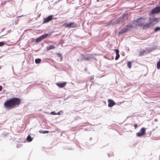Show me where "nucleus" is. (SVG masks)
Listing matches in <instances>:
<instances>
[{
  "label": "nucleus",
  "mask_w": 160,
  "mask_h": 160,
  "mask_svg": "<svg viewBox=\"0 0 160 160\" xmlns=\"http://www.w3.org/2000/svg\"><path fill=\"white\" fill-rule=\"evenodd\" d=\"M20 103L21 101L19 98H13L6 101L4 102V105L7 108L10 109L18 105Z\"/></svg>",
  "instance_id": "1"
},
{
  "label": "nucleus",
  "mask_w": 160,
  "mask_h": 160,
  "mask_svg": "<svg viewBox=\"0 0 160 160\" xmlns=\"http://www.w3.org/2000/svg\"><path fill=\"white\" fill-rule=\"evenodd\" d=\"M149 22L145 24L144 27L146 28H150L157 24L160 21L159 18H149Z\"/></svg>",
  "instance_id": "2"
},
{
  "label": "nucleus",
  "mask_w": 160,
  "mask_h": 160,
  "mask_svg": "<svg viewBox=\"0 0 160 160\" xmlns=\"http://www.w3.org/2000/svg\"><path fill=\"white\" fill-rule=\"evenodd\" d=\"M145 22V19L144 18H141L139 19L136 21H134L133 22V24H135L136 26H143L144 28H145L144 27V24Z\"/></svg>",
  "instance_id": "3"
},
{
  "label": "nucleus",
  "mask_w": 160,
  "mask_h": 160,
  "mask_svg": "<svg viewBox=\"0 0 160 160\" xmlns=\"http://www.w3.org/2000/svg\"><path fill=\"white\" fill-rule=\"evenodd\" d=\"M134 26H134L133 25H127L126 26V27L123 28L121 31H120L118 33L119 34H120L125 32L128 30H130L131 28L134 27Z\"/></svg>",
  "instance_id": "4"
},
{
  "label": "nucleus",
  "mask_w": 160,
  "mask_h": 160,
  "mask_svg": "<svg viewBox=\"0 0 160 160\" xmlns=\"http://www.w3.org/2000/svg\"><path fill=\"white\" fill-rule=\"evenodd\" d=\"M145 129L144 128H142L140 132L136 133L137 136L138 137H140L144 135L145 133Z\"/></svg>",
  "instance_id": "5"
},
{
  "label": "nucleus",
  "mask_w": 160,
  "mask_h": 160,
  "mask_svg": "<svg viewBox=\"0 0 160 160\" xmlns=\"http://www.w3.org/2000/svg\"><path fill=\"white\" fill-rule=\"evenodd\" d=\"M65 27L69 28H75L76 27L77 24L74 22H72L65 24Z\"/></svg>",
  "instance_id": "6"
},
{
  "label": "nucleus",
  "mask_w": 160,
  "mask_h": 160,
  "mask_svg": "<svg viewBox=\"0 0 160 160\" xmlns=\"http://www.w3.org/2000/svg\"><path fill=\"white\" fill-rule=\"evenodd\" d=\"M48 36V33H46L43 35H42L41 36H40L37 38L36 39V42H40Z\"/></svg>",
  "instance_id": "7"
},
{
  "label": "nucleus",
  "mask_w": 160,
  "mask_h": 160,
  "mask_svg": "<svg viewBox=\"0 0 160 160\" xmlns=\"http://www.w3.org/2000/svg\"><path fill=\"white\" fill-rule=\"evenodd\" d=\"M53 17V15H50L47 18L44 19V20L43 21V23H46L48 22L49 21L52 20Z\"/></svg>",
  "instance_id": "8"
},
{
  "label": "nucleus",
  "mask_w": 160,
  "mask_h": 160,
  "mask_svg": "<svg viewBox=\"0 0 160 160\" xmlns=\"http://www.w3.org/2000/svg\"><path fill=\"white\" fill-rule=\"evenodd\" d=\"M108 106L109 107H112L115 104V102L112 100L108 99Z\"/></svg>",
  "instance_id": "9"
},
{
  "label": "nucleus",
  "mask_w": 160,
  "mask_h": 160,
  "mask_svg": "<svg viewBox=\"0 0 160 160\" xmlns=\"http://www.w3.org/2000/svg\"><path fill=\"white\" fill-rule=\"evenodd\" d=\"M66 82H63L61 83H56V85L59 88H62L64 87L66 84Z\"/></svg>",
  "instance_id": "10"
},
{
  "label": "nucleus",
  "mask_w": 160,
  "mask_h": 160,
  "mask_svg": "<svg viewBox=\"0 0 160 160\" xmlns=\"http://www.w3.org/2000/svg\"><path fill=\"white\" fill-rule=\"evenodd\" d=\"M114 50L116 54L115 59L116 60H117L120 57V55L119 54V50L118 49H115Z\"/></svg>",
  "instance_id": "11"
},
{
  "label": "nucleus",
  "mask_w": 160,
  "mask_h": 160,
  "mask_svg": "<svg viewBox=\"0 0 160 160\" xmlns=\"http://www.w3.org/2000/svg\"><path fill=\"white\" fill-rule=\"evenodd\" d=\"M55 48V47L53 45H50L48 46L47 47V49L48 50H51V49H53Z\"/></svg>",
  "instance_id": "12"
},
{
  "label": "nucleus",
  "mask_w": 160,
  "mask_h": 160,
  "mask_svg": "<svg viewBox=\"0 0 160 160\" xmlns=\"http://www.w3.org/2000/svg\"><path fill=\"white\" fill-rule=\"evenodd\" d=\"M27 140L28 142H30L32 140V139L30 135H28L27 137Z\"/></svg>",
  "instance_id": "13"
},
{
  "label": "nucleus",
  "mask_w": 160,
  "mask_h": 160,
  "mask_svg": "<svg viewBox=\"0 0 160 160\" xmlns=\"http://www.w3.org/2000/svg\"><path fill=\"white\" fill-rule=\"evenodd\" d=\"M41 60L40 58L36 59L35 60V62L36 63H39L41 62Z\"/></svg>",
  "instance_id": "14"
},
{
  "label": "nucleus",
  "mask_w": 160,
  "mask_h": 160,
  "mask_svg": "<svg viewBox=\"0 0 160 160\" xmlns=\"http://www.w3.org/2000/svg\"><path fill=\"white\" fill-rule=\"evenodd\" d=\"M157 67L158 69H159L160 68V59L159 61L157 63Z\"/></svg>",
  "instance_id": "15"
},
{
  "label": "nucleus",
  "mask_w": 160,
  "mask_h": 160,
  "mask_svg": "<svg viewBox=\"0 0 160 160\" xmlns=\"http://www.w3.org/2000/svg\"><path fill=\"white\" fill-rule=\"evenodd\" d=\"M160 30V27H157L156 28L154 29V31L155 32L158 31Z\"/></svg>",
  "instance_id": "16"
},
{
  "label": "nucleus",
  "mask_w": 160,
  "mask_h": 160,
  "mask_svg": "<svg viewBox=\"0 0 160 160\" xmlns=\"http://www.w3.org/2000/svg\"><path fill=\"white\" fill-rule=\"evenodd\" d=\"M127 65L129 68H130L131 67V62H128L127 63Z\"/></svg>",
  "instance_id": "17"
},
{
  "label": "nucleus",
  "mask_w": 160,
  "mask_h": 160,
  "mask_svg": "<svg viewBox=\"0 0 160 160\" xmlns=\"http://www.w3.org/2000/svg\"><path fill=\"white\" fill-rule=\"evenodd\" d=\"M42 132L43 133H48L49 132L48 131H47V130H44L42 131Z\"/></svg>",
  "instance_id": "18"
},
{
  "label": "nucleus",
  "mask_w": 160,
  "mask_h": 160,
  "mask_svg": "<svg viewBox=\"0 0 160 160\" xmlns=\"http://www.w3.org/2000/svg\"><path fill=\"white\" fill-rule=\"evenodd\" d=\"M4 44V42H0V46H3Z\"/></svg>",
  "instance_id": "19"
},
{
  "label": "nucleus",
  "mask_w": 160,
  "mask_h": 160,
  "mask_svg": "<svg viewBox=\"0 0 160 160\" xmlns=\"http://www.w3.org/2000/svg\"><path fill=\"white\" fill-rule=\"evenodd\" d=\"M51 114L52 115H55L57 114V113L54 112H51Z\"/></svg>",
  "instance_id": "20"
},
{
  "label": "nucleus",
  "mask_w": 160,
  "mask_h": 160,
  "mask_svg": "<svg viewBox=\"0 0 160 160\" xmlns=\"http://www.w3.org/2000/svg\"><path fill=\"white\" fill-rule=\"evenodd\" d=\"M100 73L102 74L104 73V71H103V70L100 71Z\"/></svg>",
  "instance_id": "21"
},
{
  "label": "nucleus",
  "mask_w": 160,
  "mask_h": 160,
  "mask_svg": "<svg viewBox=\"0 0 160 160\" xmlns=\"http://www.w3.org/2000/svg\"><path fill=\"white\" fill-rule=\"evenodd\" d=\"M123 19H124V18H127V17H126V15H124L123 16Z\"/></svg>",
  "instance_id": "22"
},
{
  "label": "nucleus",
  "mask_w": 160,
  "mask_h": 160,
  "mask_svg": "<svg viewBox=\"0 0 160 160\" xmlns=\"http://www.w3.org/2000/svg\"><path fill=\"white\" fill-rule=\"evenodd\" d=\"M134 127H135V128L136 129L137 128V124H135L134 125Z\"/></svg>",
  "instance_id": "23"
},
{
  "label": "nucleus",
  "mask_w": 160,
  "mask_h": 160,
  "mask_svg": "<svg viewBox=\"0 0 160 160\" xmlns=\"http://www.w3.org/2000/svg\"><path fill=\"white\" fill-rule=\"evenodd\" d=\"M103 76H104V75H99V76H98V77H99V78H101V77H103Z\"/></svg>",
  "instance_id": "24"
},
{
  "label": "nucleus",
  "mask_w": 160,
  "mask_h": 160,
  "mask_svg": "<svg viewBox=\"0 0 160 160\" xmlns=\"http://www.w3.org/2000/svg\"><path fill=\"white\" fill-rule=\"evenodd\" d=\"M2 87L1 86H0V91L2 90Z\"/></svg>",
  "instance_id": "25"
},
{
  "label": "nucleus",
  "mask_w": 160,
  "mask_h": 160,
  "mask_svg": "<svg viewBox=\"0 0 160 160\" xmlns=\"http://www.w3.org/2000/svg\"><path fill=\"white\" fill-rule=\"evenodd\" d=\"M57 114H58V115H60V112H58L57 113Z\"/></svg>",
  "instance_id": "26"
},
{
  "label": "nucleus",
  "mask_w": 160,
  "mask_h": 160,
  "mask_svg": "<svg viewBox=\"0 0 160 160\" xmlns=\"http://www.w3.org/2000/svg\"><path fill=\"white\" fill-rule=\"evenodd\" d=\"M91 58V57L88 56V57H87V59H89V58Z\"/></svg>",
  "instance_id": "27"
},
{
  "label": "nucleus",
  "mask_w": 160,
  "mask_h": 160,
  "mask_svg": "<svg viewBox=\"0 0 160 160\" xmlns=\"http://www.w3.org/2000/svg\"><path fill=\"white\" fill-rule=\"evenodd\" d=\"M59 56L61 57V58L62 59V58L61 57V56L60 54L59 55Z\"/></svg>",
  "instance_id": "28"
}]
</instances>
